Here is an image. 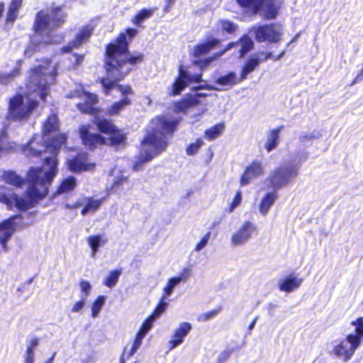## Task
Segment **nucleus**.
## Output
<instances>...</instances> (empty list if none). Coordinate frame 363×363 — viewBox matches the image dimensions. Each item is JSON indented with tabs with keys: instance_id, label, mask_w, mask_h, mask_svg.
<instances>
[{
	"instance_id": "f257e3e1",
	"label": "nucleus",
	"mask_w": 363,
	"mask_h": 363,
	"mask_svg": "<svg viewBox=\"0 0 363 363\" xmlns=\"http://www.w3.org/2000/svg\"><path fill=\"white\" fill-rule=\"evenodd\" d=\"M59 128V121L57 115H50L43 124V140L46 143L45 151L52 155L45 157L43 167L31 168L28 174L29 186L23 197H18L16 194L0 192V202L6 203L9 208L13 206L20 210H26L33 207L39 200L43 199L48 194V186L55 177L57 169L56 152L67 140L65 135H59L57 138H50L48 134L56 131Z\"/></svg>"
},
{
	"instance_id": "f03ea898",
	"label": "nucleus",
	"mask_w": 363,
	"mask_h": 363,
	"mask_svg": "<svg viewBox=\"0 0 363 363\" xmlns=\"http://www.w3.org/2000/svg\"><path fill=\"white\" fill-rule=\"evenodd\" d=\"M137 34V29L126 28L118 34L113 42L105 45L104 68L107 77L99 79L105 95H109L113 89H117L118 82L123 81L135 67L144 61L143 53H130L129 51L130 43Z\"/></svg>"
},
{
	"instance_id": "7ed1b4c3",
	"label": "nucleus",
	"mask_w": 363,
	"mask_h": 363,
	"mask_svg": "<svg viewBox=\"0 0 363 363\" xmlns=\"http://www.w3.org/2000/svg\"><path fill=\"white\" fill-rule=\"evenodd\" d=\"M178 123L172 115H160L152 120L147 135L142 141L140 156L134 163L135 171L140 170L143 164L166 150L168 145L167 135H172Z\"/></svg>"
},
{
	"instance_id": "20e7f679",
	"label": "nucleus",
	"mask_w": 363,
	"mask_h": 363,
	"mask_svg": "<svg viewBox=\"0 0 363 363\" xmlns=\"http://www.w3.org/2000/svg\"><path fill=\"white\" fill-rule=\"evenodd\" d=\"M95 125L98 129L108 135V138L101 137L99 134L91 133L89 126L83 125L80 130V137L84 145L90 149L96 147L99 145H119L124 142L125 138L123 134L116 130L113 123L103 117L101 115H95Z\"/></svg>"
},
{
	"instance_id": "39448f33",
	"label": "nucleus",
	"mask_w": 363,
	"mask_h": 363,
	"mask_svg": "<svg viewBox=\"0 0 363 363\" xmlns=\"http://www.w3.org/2000/svg\"><path fill=\"white\" fill-rule=\"evenodd\" d=\"M67 14L62 11V6H52L50 13L39 11L35 18L33 29L35 33L43 35L61 28L66 22Z\"/></svg>"
},
{
	"instance_id": "423d86ee",
	"label": "nucleus",
	"mask_w": 363,
	"mask_h": 363,
	"mask_svg": "<svg viewBox=\"0 0 363 363\" xmlns=\"http://www.w3.org/2000/svg\"><path fill=\"white\" fill-rule=\"evenodd\" d=\"M300 168L301 162H284L270 172L267 179L274 189H281L296 179Z\"/></svg>"
},
{
	"instance_id": "0eeeda50",
	"label": "nucleus",
	"mask_w": 363,
	"mask_h": 363,
	"mask_svg": "<svg viewBox=\"0 0 363 363\" xmlns=\"http://www.w3.org/2000/svg\"><path fill=\"white\" fill-rule=\"evenodd\" d=\"M237 4L242 9L257 14L264 8V18L267 20L275 19L281 8V2L276 0H235Z\"/></svg>"
},
{
	"instance_id": "6e6552de",
	"label": "nucleus",
	"mask_w": 363,
	"mask_h": 363,
	"mask_svg": "<svg viewBox=\"0 0 363 363\" xmlns=\"http://www.w3.org/2000/svg\"><path fill=\"white\" fill-rule=\"evenodd\" d=\"M202 81V73L191 74L187 70L180 65L178 69V76L175 78L172 85V89L169 95L172 96H178L190 84L199 83Z\"/></svg>"
},
{
	"instance_id": "1a4fd4ad",
	"label": "nucleus",
	"mask_w": 363,
	"mask_h": 363,
	"mask_svg": "<svg viewBox=\"0 0 363 363\" xmlns=\"http://www.w3.org/2000/svg\"><path fill=\"white\" fill-rule=\"evenodd\" d=\"M39 106L36 99H28L24 101V94L16 93L8 103V113H31Z\"/></svg>"
},
{
	"instance_id": "9d476101",
	"label": "nucleus",
	"mask_w": 363,
	"mask_h": 363,
	"mask_svg": "<svg viewBox=\"0 0 363 363\" xmlns=\"http://www.w3.org/2000/svg\"><path fill=\"white\" fill-rule=\"evenodd\" d=\"M251 30L257 43H275L281 40V33L274 23L253 26Z\"/></svg>"
},
{
	"instance_id": "9b49d317",
	"label": "nucleus",
	"mask_w": 363,
	"mask_h": 363,
	"mask_svg": "<svg viewBox=\"0 0 363 363\" xmlns=\"http://www.w3.org/2000/svg\"><path fill=\"white\" fill-rule=\"evenodd\" d=\"M359 347L360 345L354 341V338H352L347 335L345 339L340 340L334 346L332 354L347 362L351 359Z\"/></svg>"
},
{
	"instance_id": "f8f14e48",
	"label": "nucleus",
	"mask_w": 363,
	"mask_h": 363,
	"mask_svg": "<svg viewBox=\"0 0 363 363\" xmlns=\"http://www.w3.org/2000/svg\"><path fill=\"white\" fill-rule=\"evenodd\" d=\"M255 231V225L250 221H246L232 235L231 243L235 246L243 245L252 238Z\"/></svg>"
},
{
	"instance_id": "ddd939ff",
	"label": "nucleus",
	"mask_w": 363,
	"mask_h": 363,
	"mask_svg": "<svg viewBox=\"0 0 363 363\" xmlns=\"http://www.w3.org/2000/svg\"><path fill=\"white\" fill-rule=\"evenodd\" d=\"M206 94L197 93L196 94H186L180 99L174 102L173 106L175 111L185 112L188 109L194 108L200 104V97H206Z\"/></svg>"
},
{
	"instance_id": "4468645a",
	"label": "nucleus",
	"mask_w": 363,
	"mask_h": 363,
	"mask_svg": "<svg viewBox=\"0 0 363 363\" xmlns=\"http://www.w3.org/2000/svg\"><path fill=\"white\" fill-rule=\"evenodd\" d=\"M16 218H17V216L6 220L0 224V248L1 251L6 252L8 250L7 242L15 231L13 220Z\"/></svg>"
},
{
	"instance_id": "2eb2a0df",
	"label": "nucleus",
	"mask_w": 363,
	"mask_h": 363,
	"mask_svg": "<svg viewBox=\"0 0 363 363\" xmlns=\"http://www.w3.org/2000/svg\"><path fill=\"white\" fill-rule=\"evenodd\" d=\"M111 176L113 177V179L110 190L112 192H117L119 194H124L125 186L128 185V176L125 174V172L118 169H113L111 171Z\"/></svg>"
},
{
	"instance_id": "dca6fc26",
	"label": "nucleus",
	"mask_w": 363,
	"mask_h": 363,
	"mask_svg": "<svg viewBox=\"0 0 363 363\" xmlns=\"http://www.w3.org/2000/svg\"><path fill=\"white\" fill-rule=\"evenodd\" d=\"M191 328V323L188 322L181 323L179 327L174 330L172 339L169 341V350H172L180 345Z\"/></svg>"
},
{
	"instance_id": "f3484780",
	"label": "nucleus",
	"mask_w": 363,
	"mask_h": 363,
	"mask_svg": "<svg viewBox=\"0 0 363 363\" xmlns=\"http://www.w3.org/2000/svg\"><path fill=\"white\" fill-rule=\"evenodd\" d=\"M67 166L70 171L79 172L82 171H90L94 164L87 161V154H79L75 158L67 161Z\"/></svg>"
},
{
	"instance_id": "a211bd4d",
	"label": "nucleus",
	"mask_w": 363,
	"mask_h": 363,
	"mask_svg": "<svg viewBox=\"0 0 363 363\" xmlns=\"http://www.w3.org/2000/svg\"><path fill=\"white\" fill-rule=\"evenodd\" d=\"M264 173V167L261 162L254 161L249 167H247L241 179L242 186L248 184L252 180L261 176Z\"/></svg>"
},
{
	"instance_id": "6ab92c4d",
	"label": "nucleus",
	"mask_w": 363,
	"mask_h": 363,
	"mask_svg": "<svg viewBox=\"0 0 363 363\" xmlns=\"http://www.w3.org/2000/svg\"><path fill=\"white\" fill-rule=\"evenodd\" d=\"M220 44V40L216 38H212L205 42L199 43L194 47L192 56L199 58L203 55H206Z\"/></svg>"
},
{
	"instance_id": "aec40b11",
	"label": "nucleus",
	"mask_w": 363,
	"mask_h": 363,
	"mask_svg": "<svg viewBox=\"0 0 363 363\" xmlns=\"http://www.w3.org/2000/svg\"><path fill=\"white\" fill-rule=\"evenodd\" d=\"M303 279L291 274L279 281V289L282 291L291 292L298 289L302 284Z\"/></svg>"
},
{
	"instance_id": "412c9836",
	"label": "nucleus",
	"mask_w": 363,
	"mask_h": 363,
	"mask_svg": "<svg viewBox=\"0 0 363 363\" xmlns=\"http://www.w3.org/2000/svg\"><path fill=\"white\" fill-rule=\"evenodd\" d=\"M108 241V239L103 235L98 234L94 235H90L87 238V242L91 249V256L94 258L99 247L105 245Z\"/></svg>"
},
{
	"instance_id": "4be33fe9",
	"label": "nucleus",
	"mask_w": 363,
	"mask_h": 363,
	"mask_svg": "<svg viewBox=\"0 0 363 363\" xmlns=\"http://www.w3.org/2000/svg\"><path fill=\"white\" fill-rule=\"evenodd\" d=\"M350 324L354 328V333H350L348 335L354 338V341L361 345L363 340V316L353 320Z\"/></svg>"
},
{
	"instance_id": "5701e85b",
	"label": "nucleus",
	"mask_w": 363,
	"mask_h": 363,
	"mask_svg": "<svg viewBox=\"0 0 363 363\" xmlns=\"http://www.w3.org/2000/svg\"><path fill=\"white\" fill-rule=\"evenodd\" d=\"M46 67L42 65L35 66L30 69V82L35 83L38 87L41 86V80L46 82L45 77Z\"/></svg>"
},
{
	"instance_id": "b1692460",
	"label": "nucleus",
	"mask_w": 363,
	"mask_h": 363,
	"mask_svg": "<svg viewBox=\"0 0 363 363\" xmlns=\"http://www.w3.org/2000/svg\"><path fill=\"white\" fill-rule=\"evenodd\" d=\"M242 82L240 77H238L233 72H229L223 76H220L216 80V83L223 86H232Z\"/></svg>"
},
{
	"instance_id": "393cba45",
	"label": "nucleus",
	"mask_w": 363,
	"mask_h": 363,
	"mask_svg": "<svg viewBox=\"0 0 363 363\" xmlns=\"http://www.w3.org/2000/svg\"><path fill=\"white\" fill-rule=\"evenodd\" d=\"M281 128L271 130L267 135V140L264 144V147L268 152L275 149L279 144V133Z\"/></svg>"
},
{
	"instance_id": "a878e982",
	"label": "nucleus",
	"mask_w": 363,
	"mask_h": 363,
	"mask_svg": "<svg viewBox=\"0 0 363 363\" xmlns=\"http://www.w3.org/2000/svg\"><path fill=\"white\" fill-rule=\"evenodd\" d=\"M260 60L256 57L249 58L243 65L240 77L242 80L245 79L248 74L253 72L256 67L259 65Z\"/></svg>"
},
{
	"instance_id": "bb28decb",
	"label": "nucleus",
	"mask_w": 363,
	"mask_h": 363,
	"mask_svg": "<svg viewBox=\"0 0 363 363\" xmlns=\"http://www.w3.org/2000/svg\"><path fill=\"white\" fill-rule=\"evenodd\" d=\"M277 195L275 192L268 193L262 200L259 204V211L262 215H266L271 206L274 203Z\"/></svg>"
},
{
	"instance_id": "cd10ccee",
	"label": "nucleus",
	"mask_w": 363,
	"mask_h": 363,
	"mask_svg": "<svg viewBox=\"0 0 363 363\" xmlns=\"http://www.w3.org/2000/svg\"><path fill=\"white\" fill-rule=\"evenodd\" d=\"M155 10V9H142L131 18L132 23L135 26H140L143 21L153 15Z\"/></svg>"
},
{
	"instance_id": "c85d7f7f",
	"label": "nucleus",
	"mask_w": 363,
	"mask_h": 363,
	"mask_svg": "<svg viewBox=\"0 0 363 363\" xmlns=\"http://www.w3.org/2000/svg\"><path fill=\"white\" fill-rule=\"evenodd\" d=\"M91 29L88 26L83 27L72 40L73 41L74 46H77L79 48L84 40H87L91 36Z\"/></svg>"
},
{
	"instance_id": "c756f323",
	"label": "nucleus",
	"mask_w": 363,
	"mask_h": 363,
	"mask_svg": "<svg viewBox=\"0 0 363 363\" xmlns=\"http://www.w3.org/2000/svg\"><path fill=\"white\" fill-rule=\"evenodd\" d=\"M131 100L128 97H123L118 101L114 102L108 109V113H118L130 105Z\"/></svg>"
},
{
	"instance_id": "7c9ffc66",
	"label": "nucleus",
	"mask_w": 363,
	"mask_h": 363,
	"mask_svg": "<svg viewBox=\"0 0 363 363\" xmlns=\"http://www.w3.org/2000/svg\"><path fill=\"white\" fill-rule=\"evenodd\" d=\"M225 129V124L220 123L205 131V137L208 140H213L218 138Z\"/></svg>"
},
{
	"instance_id": "2f4dec72",
	"label": "nucleus",
	"mask_w": 363,
	"mask_h": 363,
	"mask_svg": "<svg viewBox=\"0 0 363 363\" xmlns=\"http://www.w3.org/2000/svg\"><path fill=\"white\" fill-rule=\"evenodd\" d=\"M76 186V179L74 177H69L62 182L58 187L57 193L64 194L72 191Z\"/></svg>"
},
{
	"instance_id": "473e14b6",
	"label": "nucleus",
	"mask_w": 363,
	"mask_h": 363,
	"mask_svg": "<svg viewBox=\"0 0 363 363\" xmlns=\"http://www.w3.org/2000/svg\"><path fill=\"white\" fill-rule=\"evenodd\" d=\"M2 179L6 183L16 186H20L23 183V179L13 171L5 172Z\"/></svg>"
},
{
	"instance_id": "72a5a7b5",
	"label": "nucleus",
	"mask_w": 363,
	"mask_h": 363,
	"mask_svg": "<svg viewBox=\"0 0 363 363\" xmlns=\"http://www.w3.org/2000/svg\"><path fill=\"white\" fill-rule=\"evenodd\" d=\"M102 203V200L89 199L85 207L82 211V214L85 216L89 213H94Z\"/></svg>"
},
{
	"instance_id": "f704fd0d",
	"label": "nucleus",
	"mask_w": 363,
	"mask_h": 363,
	"mask_svg": "<svg viewBox=\"0 0 363 363\" xmlns=\"http://www.w3.org/2000/svg\"><path fill=\"white\" fill-rule=\"evenodd\" d=\"M77 108L82 113H99L101 111L99 108L86 101L79 103Z\"/></svg>"
},
{
	"instance_id": "c9c22d12",
	"label": "nucleus",
	"mask_w": 363,
	"mask_h": 363,
	"mask_svg": "<svg viewBox=\"0 0 363 363\" xmlns=\"http://www.w3.org/2000/svg\"><path fill=\"white\" fill-rule=\"evenodd\" d=\"M183 280V277H172L169 279L167 286L164 288V295L165 297L170 296L175 286H177Z\"/></svg>"
},
{
	"instance_id": "e433bc0d",
	"label": "nucleus",
	"mask_w": 363,
	"mask_h": 363,
	"mask_svg": "<svg viewBox=\"0 0 363 363\" xmlns=\"http://www.w3.org/2000/svg\"><path fill=\"white\" fill-rule=\"evenodd\" d=\"M253 41L249 37H242L240 39V49L239 51L240 55L241 56L245 55L253 48Z\"/></svg>"
},
{
	"instance_id": "4c0bfd02",
	"label": "nucleus",
	"mask_w": 363,
	"mask_h": 363,
	"mask_svg": "<svg viewBox=\"0 0 363 363\" xmlns=\"http://www.w3.org/2000/svg\"><path fill=\"white\" fill-rule=\"evenodd\" d=\"M121 273V270H114L111 272L109 275L106 278L104 284L109 288L115 286L118 283V278Z\"/></svg>"
},
{
	"instance_id": "58836bf2",
	"label": "nucleus",
	"mask_w": 363,
	"mask_h": 363,
	"mask_svg": "<svg viewBox=\"0 0 363 363\" xmlns=\"http://www.w3.org/2000/svg\"><path fill=\"white\" fill-rule=\"evenodd\" d=\"M218 23L221 27L222 31L229 34L234 33L238 29V26L229 20L220 19L218 21Z\"/></svg>"
},
{
	"instance_id": "ea45409f",
	"label": "nucleus",
	"mask_w": 363,
	"mask_h": 363,
	"mask_svg": "<svg viewBox=\"0 0 363 363\" xmlns=\"http://www.w3.org/2000/svg\"><path fill=\"white\" fill-rule=\"evenodd\" d=\"M106 297L104 296H100L97 298V299L94 302L91 306V316L93 318H96L102 307L105 303Z\"/></svg>"
},
{
	"instance_id": "a19ab883",
	"label": "nucleus",
	"mask_w": 363,
	"mask_h": 363,
	"mask_svg": "<svg viewBox=\"0 0 363 363\" xmlns=\"http://www.w3.org/2000/svg\"><path fill=\"white\" fill-rule=\"evenodd\" d=\"M168 305V302L167 300V297L165 296H162L160 303L157 306L155 310L154 311L153 313L151 315L155 318L159 317L163 312L165 311Z\"/></svg>"
},
{
	"instance_id": "79ce46f5",
	"label": "nucleus",
	"mask_w": 363,
	"mask_h": 363,
	"mask_svg": "<svg viewBox=\"0 0 363 363\" xmlns=\"http://www.w3.org/2000/svg\"><path fill=\"white\" fill-rule=\"evenodd\" d=\"M211 235V232L206 233L203 236V238L201 239L200 242H198L196 244V245L195 246L194 251L198 252H200L201 250H202L203 248H205L208 243Z\"/></svg>"
},
{
	"instance_id": "37998d69",
	"label": "nucleus",
	"mask_w": 363,
	"mask_h": 363,
	"mask_svg": "<svg viewBox=\"0 0 363 363\" xmlns=\"http://www.w3.org/2000/svg\"><path fill=\"white\" fill-rule=\"evenodd\" d=\"M203 144L204 143L201 140H198L195 143H192L186 147V154L189 155H195Z\"/></svg>"
},
{
	"instance_id": "c03bdc74",
	"label": "nucleus",
	"mask_w": 363,
	"mask_h": 363,
	"mask_svg": "<svg viewBox=\"0 0 363 363\" xmlns=\"http://www.w3.org/2000/svg\"><path fill=\"white\" fill-rule=\"evenodd\" d=\"M79 286L81 291L83 294L82 297L85 298L86 299V298L88 297L91 291V284L87 281L82 280L79 283Z\"/></svg>"
},
{
	"instance_id": "a18cd8bd",
	"label": "nucleus",
	"mask_w": 363,
	"mask_h": 363,
	"mask_svg": "<svg viewBox=\"0 0 363 363\" xmlns=\"http://www.w3.org/2000/svg\"><path fill=\"white\" fill-rule=\"evenodd\" d=\"M155 318L150 315L143 324L139 333L145 335L151 329Z\"/></svg>"
},
{
	"instance_id": "49530a36",
	"label": "nucleus",
	"mask_w": 363,
	"mask_h": 363,
	"mask_svg": "<svg viewBox=\"0 0 363 363\" xmlns=\"http://www.w3.org/2000/svg\"><path fill=\"white\" fill-rule=\"evenodd\" d=\"M117 90L121 92L123 97H127L128 95L133 94V91L130 85L118 84Z\"/></svg>"
},
{
	"instance_id": "de8ad7c7",
	"label": "nucleus",
	"mask_w": 363,
	"mask_h": 363,
	"mask_svg": "<svg viewBox=\"0 0 363 363\" xmlns=\"http://www.w3.org/2000/svg\"><path fill=\"white\" fill-rule=\"evenodd\" d=\"M242 201V193L241 191H238L236 195L230 203V208L227 210L229 213H231L234 211L235 208H237L241 203Z\"/></svg>"
},
{
	"instance_id": "09e8293b",
	"label": "nucleus",
	"mask_w": 363,
	"mask_h": 363,
	"mask_svg": "<svg viewBox=\"0 0 363 363\" xmlns=\"http://www.w3.org/2000/svg\"><path fill=\"white\" fill-rule=\"evenodd\" d=\"M86 299L85 298L82 297L80 301L76 302L73 305L72 310H71L72 312V313H78V312H80L81 311H82V309L84 308V307L86 305Z\"/></svg>"
},
{
	"instance_id": "8fccbe9b",
	"label": "nucleus",
	"mask_w": 363,
	"mask_h": 363,
	"mask_svg": "<svg viewBox=\"0 0 363 363\" xmlns=\"http://www.w3.org/2000/svg\"><path fill=\"white\" fill-rule=\"evenodd\" d=\"M85 99L84 101L91 103L94 106H96V105L98 104L99 99L98 96L96 94L90 93V92H85L84 93Z\"/></svg>"
},
{
	"instance_id": "3c124183",
	"label": "nucleus",
	"mask_w": 363,
	"mask_h": 363,
	"mask_svg": "<svg viewBox=\"0 0 363 363\" xmlns=\"http://www.w3.org/2000/svg\"><path fill=\"white\" fill-rule=\"evenodd\" d=\"M17 16H18L17 12L8 9L7 13H6V19H5L6 23V24H9V23L13 24L14 23V21L16 20Z\"/></svg>"
},
{
	"instance_id": "603ef678",
	"label": "nucleus",
	"mask_w": 363,
	"mask_h": 363,
	"mask_svg": "<svg viewBox=\"0 0 363 363\" xmlns=\"http://www.w3.org/2000/svg\"><path fill=\"white\" fill-rule=\"evenodd\" d=\"M20 74V69L18 67H15L11 70V72L5 75V74H0V82H3L5 79H11L13 78L16 76H18Z\"/></svg>"
},
{
	"instance_id": "864d4df0",
	"label": "nucleus",
	"mask_w": 363,
	"mask_h": 363,
	"mask_svg": "<svg viewBox=\"0 0 363 363\" xmlns=\"http://www.w3.org/2000/svg\"><path fill=\"white\" fill-rule=\"evenodd\" d=\"M22 2L23 0H11L8 9L18 13V11L22 6Z\"/></svg>"
},
{
	"instance_id": "5fc2aeb1",
	"label": "nucleus",
	"mask_w": 363,
	"mask_h": 363,
	"mask_svg": "<svg viewBox=\"0 0 363 363\" xmlns=\"http://www.w3.org/2000/svg\"><path fill=\"white\" fill-rule=\"evenodd\" d=\"M72 56L74 57V61L72 63V66L74 68H77L78 66L82 64L84 60V55L73 53Z\"/></svg>"
},
{
	"instance_id": "6e6d98bb",
	"label": "nucleus",
	"mask_w": 363,
	"mask_h": 363,
	"mask_svg": "<svg viewBox=\"0 0 363 363\" xmlns=\"http://www.w3.org/2000/svg\"><path fill=\"white\" fill-rule=\"evenodd\" d=\"M48 84L47 82H45L43 84H42L40 88V94H39V96L41 100L43 101H45L46 100V97L48 96V92H47V89H48Z\"/></svg>"
},
{
	"instance_id": "4d7b16f0",
	"label": "nucleus",
	"mask_w": 363,
	"mask_h": 363,
	"mask_svg": "<svg viewBox=\"0 0 363 363\" xmlns=\"http://www.w3.org/2000/svg\"><path fill=\"white\" fill-rule=\"evenodd\" d=\"M77 46H74L73 41H69L67 45L62 46L60 48L61 53H68L70 52L74 48H77Z\"/></svg>"
},
{
	"instance_id": "13d9d810",
	"label": "nucleus",
	"mask_w": 363,
	"mask_h": 363,
	"mask_svg": "<svg viewBox=\"0 0 363 363\" xmlns=\"http://www.w3.org/2000/svg\"><path fill=\"white\" fill-rule=\"evenodd\" d=\"M217 313H218L217 311H209L206 313L201 315L199 319V320H201V321H206V320L213 318L214 316H216Z\"/></svg>"
},
{
	"instance_id": "bf43d9fd",
	"label": "nucleus",
	"mask_w": 363,
	"mask_h": 363,
	"mask_svg": "<svg viewBox=\"0 0 363 363\" xmlns=\"http://www.w3.org/2000/svg\"><path fill=\"white\" fill-rule=\"evenodd\" d=\"M284 54V51H281L277 56L274 57L272 52H268L264 54V57L263 60H267L268 59H272L274 61H277L279 60L283 55Z\"/></svg>"
},
{
	"instance_id": "052dcab7",
	"label": "nucleus",
	"mask_w": 363,
	"mask_h": 363,
	"mask_svg": "<svg viewBox=\"0 0 363 363\" xmlns=\"http://www.w3.org/2000/svg\"><path fill=\"white\" fill-rule=\"evenodd\" d=\"M233 352V349L223 350L219 355V359L222 361H226L230 357Z\"/></svg>"
},
{
	"instance_id": "680f3d73",
	"label": "nucleus",
	"mask_w": 363,
	"mask_h": 363,
	"mask_svg": "<svg viewBox=\"0 0 363 363\" xmlns=\"http://www.w3.org/2000/svg\"><path fill=\"white\" fill-rule=\"evenodd\" d=\"M192 89L194 91H197V90H200V89L215 90L216 89L213 86L206 83L204 84H201V85H198L196 86H194L192 88Z\"/></svg>"
},
{
	"instance_id": "e2e57ef3",
	"label": "nucleus",
	"mask_w": 363,
	"mask_h": 363,
	"mask_svg": "<svg viewBox=\"0 0 363 363\" xmlns=\"http://www.w3.org/2000/svg\"><path fill=\"white\" fill-rule=\"evenodd\" d=\"M135 352H136V351H133V347H131L129 351H128L127 348H125V351H124V353H123V356L121 357L122 363H123V361H124L125 358L128 359L132 355H133Z\"/></svg>"
},
{
	"instance_id": "0e129e2a",
	"label": "nucleus",
	"mask_w": 363,
	"mask_h": 363,
	"mask_svg": "<svg viewBox=\"0 0 363 363\" xmlns=\"http://www.w3.org/2000/svg\"><path fill=\"white\" fill-rule=\"evenodd\" d=\"M212 60H213L212 57H208V58L204 59V60H197V61H195L194 64L196 65H199V66L207 65L208 64H209L212 61Z\"/></svg>"
},
{
	"instance_id": "69168bd1",
	"label": "nucleus",
	"mask_w": 363,
	"mask_h": 363,
	"mask_svg": "<svg viewBox=\"0 0 363 363\" xmlns=\"http://www.w3.org/2000/svg\"><path fill=\"white\" fill-rule=\"evenodd\" d=\"M38 339L37 337H33L29 341L28 346L35 348L38 346Z\"/></svg>"
},
{
	"instance_id": "338daca9",
	"label": "nucleus",
	"mask_w": 363,
	"mask_h": 363,
	"mask_svg": "<svg viewBox=\"0 0 363 363\" xmlns=\"http://www.w3.org/2000/svg\"><path fill=\"white\" fill-rule=\"evenodd\" d=\"M145 337V335H143V334H141V333H140L138 332V335H137V336H136V337H135V340L134 342H135V343H136V344H138V345H141L142 342H143V337Z\"/></svg>"
},
{
	"instance_id": "774afa93",
	"label": "nucleus",
	"mask_w": 363,
	"mask_h": 363,
	"mask_svg": "<svg viewBox=\"0 0 363 363\" xmlns=\"http://www.w3.org/2000/svg\"><path fill=\"white\" fill-rule=\"evenodd\" d=\"M41 42H37L30 47L31 52H39Z\"/></svg>"
}]
</instances>
